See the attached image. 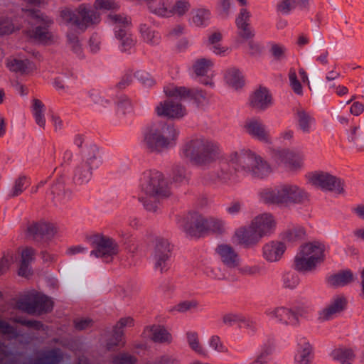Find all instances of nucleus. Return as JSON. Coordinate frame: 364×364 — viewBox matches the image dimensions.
I'll use <instances>...</instances> for the list:
<instances>
[{
  "mask_svg": "<svg viewBox=\"0 0 364 364\" xmlns=\"http://www.w3.org/2000/svg\"><path fill=\"white\" fill-rule=\"evenodd\" d=\"M272 317L276 318L279 322L284 324L296 325V318L292 309L279 307L269 313Z\"/></svg>",
  "mask_w": 364,
  "mask_h": 364,
  "instance_id": "29",
  "label": "nucleus"
},
{
  "mask_svg": "<svg viewBox=\"0 0 364 364\" xmlns=\"http://www.w3.org/2000/svg\"><path fill=\"white\" fill-rule=\"evenodd\" d=\"M134 76L143 86L146 87H151L156 83L155 80L151 77V75L144 70L136 71Z\"/></svg>",
  "mask_w": 364,
  "mask_h": 364,
  "instance_id": "47",
  "label": "nucleus"
},
{
  "mask_svg": "<svg viewBox=\"0 0 364 364\" xmlns=\"http://www.w3.org/2000/svg\"><path fill=\"white\" fill-rule=\"evenodd\" d=\"M137 359L128 353H120L112 358V364H136Z\"/></svg>",
  "mask_w": 364,
  "mask_h": 364,
  "instance_id": "49",
  "label": "nucleus"
},
{
  "mask_svg": "<svg viewBox=\"0 0 364 364\" xmlns=\"http://www.w3.org/2000/svg\"><path fill=\"white\" fill-rule=\"evenodd\" d=\"M213 65V63L211 60L200 58L196 60L193 63V70L197 76H205Z\"/></svg>",
  "mask_w": 364,
  "mask_h": 364,
  "instance_id": "42",
  "label": "nucleus"
},
{
  "mask_svg": "<svg viewBox=\"0 0 364 364\" xmlns=\"http://www.w3.org/2000/svg\"><path fill=\"white\" fill-rule=\"evenodd\" d=\"M223 321L225 324H227L230 326H233L235 323H240L241 326H245L250 328H255L254 323L252 321L246 318L242 314H225L223 318Z\"/></svg>",
  "mask_w": 364,
  "mask_h": 364,
  "instance_id": "36",
  "label": "nucleus"
},
{
  "mask_svg": "<svg viewBox=\"0 0 364 364\" xmlns=\"http://www.w3.org/2000/svg\"><path fill=\"white\" fill-rule=\"evenodd\" d=\"M179 134V129L173 123L152 122L143 129L142 144L148 152L161 154L176 146Z\"/></svg>",
  "mask_w": 364,
  "mask_h": 364,
  "instance_id": "1",
  "label": "nucleus"
},
{
  "mask_svg": "<svg viewBox=\"0 0 364 364\" xmlns=\"http://www.w3.org/2000/svg\"><path fill=\"white\" fill-rule=\"evenodd\" d=\"M283 282L285 287L294 289L299 284V277L296 272H287L283 276Z\"/></svg>",
  "mask_w": 364,
  "mask_h": 364,
  "instance_id": "57",
  "label": "nucleus"
},
{
  "mask_svg": "<svg viewBox=\"0 0 364 364\" xmlns=\"http://www.w3.org/2000/svg\"><path fill=\"white\" fill-rule=\"evenodd\" d=\"M146 196L139 197V200L143 204L147 211L156 212L158 208V199L167 196H158L156 195L145 194Z\"/></svg>",
  "mask_w": 364,
  "mask_h": 364,
  "instance_id": "43",
  "label": "nucleus"
},
{
  "mask_svg": "<svg viewBox=\"0 0 364 364\" xmlns=\"http://www.w3.org/2000/svg\"><path fill=\"white\" fill-rule=\"evenodd\" d=\"M155 110L158 116L167 118H181L185 115L186 111L181 104L173 101L160 102Z\"/></svg>",
  "mask_w": 364,
  "mask_h": 364,
  "instance_id": "19",
  "label": "nucleus"
},
{
  "mask_svg": "<svg viewBox=\"0 0 364 364\" xmlns=\"http://www.w3.org/2000/svg\"><path fill=\"white\" fill-rule=\"evenodd\" d=\"M26 177L20 176L16 181L14 187L9 194L10 198L16 197L21 195L29 184H26Z\"/></svg>",
  "mask_w": 364,
  "mask_h": 364,
  "instance_id": "46",
  "label": "nucleus"
},
{
  "mask_svg": "<svg viewBox=\"0 0 364 364\" xmlns=\"http://www.w3.org/2000/svg\"><path fill=\"white\" fill-rule=\"evenodd\" d=\"M172 247L168 240L157 238L152 258L154 269H159L161 273L168 271L171 266Z\"/></svg>",
  "mask_w": 364,
  "mask_h": 364,
  "instance_id": "12",
  "label": "nucleus"
},
{
  "mask_svg": "<svg viewBox=\"0 0 364 364\" xmlns=\"http://www.w3.org/2000/svg\"><path fill=\"white\" fill-rule=\"evenodd\" d=\"M228 165L235 173L245 171L259 178H263L270 171V166L267 161L250 150L242 149L240 152L232 153Z\"/></svg>",
  "mask_w": 364,
  "mask_h": 364,
  "instance_id": "3",
  "label": "nucleus"
},
{
  "mask_svg": "<svg viewBox=\"0 0 364 364\" xmlns=\"http://www.w3.org/2000/svg\"><path fill=\"white\" fill-rule=\"evenodd\" d=\"M183 230L189 236L200 237L211 232L222 234L224 232V222L215 218H205L196 212L187 217L183 225Z\"/></svg>",
  "mask_w": 364,
  "mask_h": 364,
  "instance_id": "6",
  "label": "nucleus"
},
{
  "mask_svg": "<svg viewBox=\"0 0 364 364\" xmlns=\"http://www.w3.org/2000/svg\"><path fill=\"white\" fill-rule=\"evenodd\" d=\"M68 192L65 190V186L61 179H58L53 184H52L50 189L47 191V194L50 193L53 195V198L60 197L61 195L64 196Z\"/></svg>",
  "mask_w": 364,
  "mask_h": 364,
  "instance_id": "55",
  "label": "nucleus"
},
{
  "mask_svg": "<svg viewBox=\"0 0 364 364\" xmlns=\"http://www.w3.org/2000/svg\"><path fill=\"white\" fill-rule=\"evenodd\" d=\"M15 322L22 326L33 328L39 331L43 328V323L41 321L34 319H27L23 317H18L15 319Z\"/></svg>",
  "mask_w": 364,
  "mask_h": 364,
  "instance_id": "54",
  "label": "nucleus"
},
{
  "mask_svg": "<svg viewBox=\"0 0 364 364\" xmlns=\"http://www.w3.org/2000/svg\"><path fill=\"white\" fill-rule=\"evenodd\" d=\"M82 161L91 167V169H97L103 163L102 151L100 149L94 144L86 146L82 152Z\"/></svg>",
  "mask_w": 364,
  "mask_h": 364,
  "instance_id": "20",
  "label": "nucleus"
},
{
  "mask_svg": "<svg viewBox=\"0 0 364 364\" xmlns=\"http://www.w3.org/2000/svg\"><path fill=\"white\" fill-rule=\"evenodd\" d=\"M225 80L230 86L237 90L244 85V79L241 72L235 68L228 70L225 74Z\"/></svg>",
  "mask_w": 364,
  "mask_h": 364,
  "instance_id": "34",
  "label": "nucleus"
},
{
  "mask_svg": "<svg viewBox=\"0 0 364 364\" xmlns=\"http://www.w3.org/2000/svg\"><path fill=\"white\" fill-rule=\"evenodd\" d=\"M139 30L145 41L151 45H157L159 43L161 36L159 32L151 30V28L145 23L140 25Z\"/></svg>",
  "mask_w": 364,
  "mask_h": 364,
  "instance_id": "40",
  "label": "nucleus"
},
{
  "mask_svg": "<svg viewBox=\"0 0 364 364\" xmlns=\"http://www.w3.org/2000/svg\"><path fill=\"white\" fill-rule=\"evenodd\" d=\"M139 186L145 194L158 196H169L170 191L162 173L156 170H146L143 172Z\"/></svg>",
  "mask_w": 364,
  "mask_h": 364,
  "instance_id": "9",
  "label": "nucleus"
},
{
  "mask_svg": "<svg viewBox=\"0 0 364 364\" xmlns=\"http://www.w3.org/2000/svg\"><path fill=\"white\" fill-rule=\"evenodd\" d=\"M310 183L323 191L341 194L344 192V181L340 178L326 172H315L309 178Z\"/></svg>",
  "mask_w": 364,
  "mask_h": 364,
  "instance_id": "14",
  "label": "nucleus"
},
{
  "mask_svg": "<svg viewBox=\"0 0 364 364\" xmlns=\"http://www.w3.org/2000/svg\"><path fill=\"white\" fill-rule=\"evenodd\" d=\"M193 23L196 26L205 27L209 24L210 12L208 9L200 8L193 11Z\"/></svg>",
  "mask_w": 364,
  "mask_h": 364,
  "instance_id": "38",
  "label": "nucleus"
},
{
  "mask_svg": "<svg viewBox=\"0 0 364 364\" xmlns=\"http://www.w3.org/2000/svg\"><path fill=\"white\" fill-rule=\"evenodd\" d=\"M216 252L220 255L223 264L229 268H235L239 265V258L234 249L229 245H218Z\"/></svg>",
  "mask_w": 364,
  "mask_h": 364,
  "instance_id": "24",
  "label": "nucleus"
},
{
  "mask_svg": "<svg viewBox=\"0 0 364 364\" xmlns=\"http://www.w3.org/2000/svg\"><path fill=\"white\" fill-rule=\"evenodd\" d=\"M60 16L65 22L82 31L101 21L100 13L85 4H80L74 11L68 9L63 10Z\"/></svg>",
  "mask_w": 364,
  "mask_h": 364,
  "instance_id": "7",
  "label": "nucleus"
},
{
  "mask_svg": "<svg viewBox=\"0 0 364 364\" xmlns=\"http://www.w3.org/2000/svg\"><path fill=\"white\" fill-rule=\"evenodd\" d=\"M55 233L53 225L43 221L33 222L27 228V235L36 241L50 240Z\"/></svg>",
  "mask_w": 364,
  "mask_h": 364,
  "instance_id": "17",
  "label": "nucleus"
},
{
  "mask_svg": "<svg viewBox=\"0 0 364 364\" xmlns=\"http://www.w3.org/2000/svg\"><path fill=\"white\" fill-rule=\"evenodd\" d=\"M133 326L134 319L132 317L128 316L120 318L117 324L113 327L112 337L107 341V349L108 350H112L114 347L118 346L124 336L123 328L126 326Z\"/></svg>",
  "mask_w": 364,
  "mask_h": 364,
  "instance_id": "18",
  "label": "nucleus"
},
{
  "mask_svg": "<svg viewBox=\"0 0 364 364\" xmlns=\"http://www.w3.org/2000/svg\"><path fill=\"white\" fill-rule=\"evenodd\" d=\"M186 338L188 343L193 350L200 355H205V350L200 345L198 333L196 331H188L186 333Z\"/></svg>",
  "mask_w": 364,
  "mask_h": 364,
  "instance_id": "45",
  "label": "nucleus"
},
{
  "mask_svg": "<svg viewBox=\"0 0 364 364\" xmlns=\"http://www.w3.org/2000/svg\"><path fill=\"white\" fill-rule=\"evenodd\" d=\"M210 346L218 352H225L226 350L225 346L223 344L220 338L218 336H213L209 341Z\"/></svg>",
  "mask_w": 364,
  "mask_h": 364,
  "instance_id": "64",
  "label": "nucleus"
},
{
  "mask_svg": "<svg viewBox=\"0 0 364 364\" xmlns=\"http://www.w3.org/2000/svg\"><path fill=\"white\" fill-rule=\"evenodd\" d=\"M180 154L195 165H207L218 157L219 147L213 141L204 137H196L184 142L181 147Z\"/></svg>",
  "mask_w": 364,
  "mask_h": 364,
  "instance_id": "2",
  "label": "nucleus"
},
{
  "mask_svg": "<svg viewBox=\"0 0 364 364\" xmlns=\"http://www.w3.org/2000/svg\"><path fill=\"white\" fill-rule=\"evenodd\" d=\"M305 233L304 228L297 227L287 230L285 232L284 238L289 242H294L303 239Z\"/></svg>",
  "mask_w": 364,
  "mask_h": 364,
  "instance_id": "52",
  "label": "nucleus"
},
{
  "mask_svg": "<svg viewBox=\"0 0 364 364\" xmlns=\"http://www.w3.org/2000/svg\"><path fill=\"white\" fill-rule=\"evenodd\" d=\"M285 51V47L277 43H272V46L269 50L272 56L276 61H281L286 58Z\"/></svg>",
  "mask_w": 364,
  "mask_h": 364,
  "instance_id": "56",
  "label": "nucleus"
},
{
  "mask_svg": "<svg viewBox=\"0 0 364 364\" xmlns=\"http://www.w3.org/2000/svg\"><path fill=\"white\" fill-rule=\"evenodd\" d=\"M275 157L279 163L284 164L286 167L295 169L300 166V159L297 154L289 149L278 150Z\"/></svg>",
  "mask_w": 364,
  "mask_h": 364,
  "instance_id": "28",
  "label": "nucleus"
},
{
  "mask_svg": "<svg viewBox=\"0 0 364 364\" xmlns=\"http://www.w3.org/2000/svg\"><path fill=\"white\" fill-rule=\"evenodd\" d=\"M272 97L266 87H260L250 97V105L252 107L265 109L271 103Z\"/></svg>",
  "mask_w": 364,
  "mask_h": 364,
  "instance_id": "27",
  "label": "nucleus"
},
{
  "mask_svg": "<svg viewBox=\"0 0 364 364\" xmlns=\"http://www.w3.org/2000/svg\"><path fill=\"white\" fill-rule=\"evenodd\" d=\"M251 225L263 237L271 234L275 228V222L272 215L268 213L262 214L256 217Z\"/></svg>",
  "mask_w": 364,
  "mask_h": 364,
  "instance_id": "23",
  "label": "nucleus"
},
{
  "mask_svg": "<svg viewBox=\"0 0 364 364\" xmlns=\"http://www.w3.org/2000/svg\"><path fill=\"white\" fill-rule=\"evenodd\" d=\"M247 133L252 137L261 141L267 142L268 134L265 131L264 126L257 120H252L245 124Z\"/></svg>",
  "mask_w": 364,
  "mask_h": 364,
  "instance_id": "30",
  "label": "nucleus"
},
{
  "mask_svg": "<svg viewBox=\"0 0 364 364\" xmlns=\"http://www.w3.org/2000/svg\"><path fill=\"white\" fill-rule=\"evenodd\" d=\"M146 4L151 13L160 17L168 18L171 16V12L165 6L163 0H149Z\"/></svg>",
  "mask_w": 364,
  "mask_h": 364,
  "instance_id": "35",
  "label": "nucleus"
},
{
  "mask_svg": "<svg viewBox=\"0 0 364 364\" xmlns=\"http://www.w3.org/2000/svg\"><path fill=\"white\" fill-rule=\"evenodd\" d=\"M251 14L247 9L242 8L235 18L237 36L244 41L252 39L255 32L250 25Z\"/></svg>",
  "mask_w": 364,
  "mask_h": 364,
  "instance_id": "16",
  "label": "nucleus"
},
{
  "mask_svg": "<svg viewBox=\"0 0 364 364\" xmlns=\"http://www.w3.org/2000/svg\"><path fill=\"white\" fill-rule=\"evenodd\" d=\"M331 356L341 364H352L350 362L353 360L355 354L350 348H336L331 353Z\"/></svg>",
  "mask_w": 364,
  "mask_h": 364,
  "instance_id": "37",
  "label": "nucleus"
},
{
  "mask_svg": "<svg viewBox=\"0 0 364 364\" xmlns=\"http://www.w3.org/2000/svg\"><path fill=\"white\" fill-rule=\"evenodd\" d=\"M235 235L240 242L244 245L245 247L255 245L262 237L260 233H258L252 225L247 228H240L236 232Z\"/></svg>",
  "mask_w": 364,
  "mask_h": 364,
  "instance_id": "26",
  "label": "nucleus"
},
{
  "mask_svg": "<svg viewBox=\"0 0 364 364\" xmlns=\"http://www.w3.org/2000/svg\"><path fill=\"white\" fill-rule=\"evenodd\" d=\"M66 36L68 43L73 53H75L79 59H84L85 55L78 36L73 32H68Z\"/></svg>",
  "mask_w": 364,
  "mask_h": 364,
  "instance_id": "41",
  "label": "nucleus"
},
{
  "mask_svg": "<svg viewBox=\"0 0 364 364\" xmlns=\"http://www.w3.org/2000/svg\"><path fill=\"white\" fill-rule=\"evenodd\" d=\"M62 359L59 349L53 348L41 352L35 359L36 364H58Z\"/></svg>",
  "mask_w": 364,
  "mask_h": 364,
  "instance_id": "32",
  "label": "nucleus"
},
{
  "mask_svg": "<svg viewBox=\"0 0 364 364\" xmlns=\"http://www.w3.org/2000/svg\"><path fill=\"white\" fill-rule=\"evenodd\" d=\"M289 79L290 82V86L294 93L299 95H303V87L299 82V80L297 79V75L296 73V71L294 68H291L289 72Z\"/></svg>",
  "mask_w": 364,
  "mask_h": 364,
  "instance_id": "50",
  "label": "nucleus"
},
{
  "mask_svg": "<svg viewBox=\"0 0 364 364\" xmlns=\"http://www.w3.org/2000/svg\"><path fill=\"white\" fill-rule=\"evenodd\" d=\"M248 41L250 54L252 56L261 55L264 50V46L260 43L254 41L252 39Z\"/></svg>",
  "mask_w": 364,
  "mask_h": 364,
  "instance_id": "62",
  "label": "nucleus"
},
{
  "mask_svg": "<svg viewBox=\"0 0 364 364\" xmlns=\"http://www.w3.org/2000/svg\"><path fill=\"white\" fill-rule=\"evenodd\" d=\"M26 12L28 16L36 20L37 23L41 24L31 31V37L39 43H46L51 38L48 28L53 24V21L39 9H26Z\"/></svg>",
  "mask_w": 364,
  "mask_h": 364,
  "instance_id": "11",
  "label": "nucleus"
},
{
  "mask_svg": "<svg viewBox=\"0 0 364 364\" xmlns=\"http://www.w3.org/2000/svg\"><path fill=\"white\" fill-rule=\"evenodd\" d=\"M166 96L180 100H193L196 103L201 102L206 98V92L203 90L188 89L186 87H174L164 90Z\"/></svg>",
  "mask_w": 364,
  "mask_h": 364,
  "instance_id": "15",
  "label": "nucleus"
},
{
  "mask_svg": "<svg viewBox=\"0 0 364 364\" xmlns=\"http://www.w3.org/2000/svg\"><path fill=\"white\" fill-rule=\"evenodd\" d=\"M151 339L155 343H171L172 336L164 326H153L151 328Z\"/></svg>",
  "mask_w": 364,
  "mask_h": 364,
  "instance_id": "39",
  "label": "nucleus"
},
{
  "mask_svg": "<svg viewBox=\"0 0 364 364\" xmlns=\"http://www.w3.org/2000/svg\"><path fill=\"white\" fill-rule=\"evenodd\" d=\"M190 7L191 5L188 0H177L172 9L168 11L171 12V16L177 14L182 16L189 10Z\"/></svg>",
  "mask_w": 364,
  "mask_h": 364,
  "instance_id": "48",
  "label": "nucleus"
},
{
  "mask_svg": "<svg viewBox=\"0 0 364 364\" xmlns=\"http://www.w3.org/2000/svg\"><path fill=\"white\" fill-rule=\"evenodd\" d=\"M298 117V126L299 128L304 133H309L310 132V124L311 122L314 121V118H312L306 111L304 110H298L296 112Z\"/></svg>",
  "mask_w": 364,
  "mask_h": 364,
  "instance_id": "44",
  "label": "nucleus"
},
{
  "mask_svg": "<svg viewBox=\"0 0 364 364\" xmlns=\"http://www.w3.org/2000/svg\"><path fill=\"white\" fill-rule=\"evenodd\" d=\"M93 171L94 169H91V167L81 161L74 170V182L80 185L88 183L92 177Z\"/></svg>",
  "mask_w": 364,
  "mask_h": 364,
  "instance_id": "31",
  "label": "nucleus"
},
{
  "mask_svg": "<svg viewBox=\"0 0 364 364\" xmlns=\"http://www.w3.org/2000/svg\"><path fill=\"white\" fill-rule=\"evenodd\" d=\"M94 8L95 11L111 10L115 8V3L112 0H95Z\"/></svg>",
  "mask_w": 364,
  "mask_h": 364,
  "instance_id": "61",
  "label": "nucleus"
},
{
  "mask_svg": "<svg viewBox=\"0 0 364 364\" xmlns=\"http://www.w3.org/2000/svg\"><path fill=\"white\" fill-rule=\"evenodd\" d=\"M0 331L4 335H10L13 337H17L18 333L16 327L11 326L6 321L0 318Z\"/></svg>",
  "mask_w": 364,
  "mask_h": 364,
  "instance_id": "60",
  "label": "nucleus"
},
{
  "mask_svg": "<svg viewBox=\"0 0 364 364\" xmlns=\"http://www.w3.org/2000/svg\"><path fill=\"white\" fill-rule=\"evenodd\" d=\"M347 300L343 296H337L333 299L331 303L323 309L319 311V319L323 321H328L332 316L341 313L346 309Z\"/></svg>",
  "mask_w": 364,
  "mask_h": 364,
  "instance_id": "21",
  "label": "nucleus"
},
{
  "mask_svg": "<svg viewBox=\"0 0 364 364\" xmlns=\"http://www.w3.org/2000/svg\"><path fill=\"white\" fill-rule=\"evenodd\" d=\"M325 246L319 242H309L300 247L294 260L293 267L299 272L314 271L325 260Z\"/></svg>",
  "mask_w": 364,
  "mask_h": 364,
  "instance_id": "5",
  "label": "nucleus"
},
{
  "mask_svg": "<svg viewBox=\"0 0 364 364\" xmlns=\"http://www.w3.org/2000/svg\"><path fill=\"white\" fill-rule=\"evenodd\" d=\"M173 180L176 183L187 181L186 171L183 166H176L173 170Z\"/></svg>",
  "mask_w": 364,
  "mask_h": 364,
  "instance_id": "59",
  "label": "nucleus"
},
{
  "mask_svg": "<svg viewBox=\"0 0 364 364\" xmlns=\"http://www.w3.org/2000/svg\"><path fill=\"white\" fill-rule=\"evenodd\" d=\"M19 309L31 315H41L50 313L53 309L54 303L47 295L35 292L27 294L17 302Z\"/></svg>",
  "mask_w": 364,
  "mask_h": 364,
  "instance_id": "8",
  "label": "nucleus"
},
{
  "mask_svg": "<svg viewBox=\"0 0 364 364\" xmlns=\"http://www.w3.org/2000/svg\"><path fill=\"white\" fill-rule=\"evenodd\" d=\"M314 358V348L306 338L298 341L297 353L294 360L296 364H311Z\"/></svg>",
  "mask_w": 364,
  "mask_h": 364,
  "instance_id": "22",
  "label": "nucleus"
},
{
  "mask_svg": "<svg viewBox=\"0 0 364 364\" xmlns=\"http://www.w3.org/2000/svg\"><path fill=\"white\" fill-rule=\"evenodd\" d=\"M87 241L93 248L90 252V256L105 259L106 262H111L113 257L119 252V245L112 237L102 234H95L89 236Z\"/></svg>",
  "mask_w": 364,
  "mask_h": 364,
  "instance_id": "10",
  "label": "nucleus"
},
{
  "mask_svg": "<svg viewBox=\"0 0 364 364\" xmlns=\"http://www.w3.org/2000/svg\"><path fill=\"white\" fill-rule=\"evenodd\" d=\"M296 8L295 0H282L277 4V11L282 14L288 15Z\"/></svg>",
  "mask_w": 364,
  "mask_h": 364,
  "instance_id": "58",
  "label": "nucleus"
},
{
  "mask_svg": "<svg viewBox=\"0 0 364 364\" xmlns=\"http://www.w3.org/2000/svg\"><path fill=\"white\" fill-rule=\"evenodd\" d=\"M286 250V245L282 242L272 241L263 247V256L269 262H277L281 259Z\"/></svg>",
  "mask_w": 364,
  "mask_h": 364,
  "instance_id": "25",
  "label": "nucleus"
},
{
  "mask_svg": "<svg viewBox=\"0 0 364 364\" xmlns=\"http://www.w3.org/2000/svg\"><path fill=\"white\" fill-rule=\"evenodd\" d=\"M353 280V274L350 270H343L333 274L327 278V282L333 287H344Z\"/></svg>",
  "mask_w": 364,
  "mask_h": 364,
  "instance_id": "33",
  "label": "nucleus"
},
{
  "mask_svg": "<svg viewBox=\"0 0 364 364\" xmlns=\"http://www.w3.org/2000/svg\"><path fill=\"white\" fill-rule=\"evenodd\" d=\"M29 63L28 60L14 59L9 63L8 66L12 72L24 73Z\"/></svg>",
  "mask_w": 364,
  "mask_h": 364,
  "instance_id": "53",
  "label": "nucleus"
},
{
  "mask_svg": "<svg viewBox=\"0 0 364 364\" xmlns=\"http://www.w3.org/2000/svg\"><path fill=\"white\" fill-rule=\"evenodd\" d=\"M109 18L115 23L114 30L115 37L120 41L119 49L122 53H129L134 46V41L132 36L128 33L127 28L130 21L127 17L121 15H109Z\"/></svg>",
  "mask_w": 364,
  "mask_h": 364,
  "instance_id": "13",
  "label": "nucleus"
},
{
  "mask_svg": "<svg viewBox=\"0 0 364 364\" xmlns=\"http://www.w3.org/2000/svg\"><path fill=\"white\" fill-rule=\"evenodd\" d=\"M261 197L267 204L284 206L304 203L309 199V195L304 189L291 184L265 189L261 193Z\"/></svg>",
  "mask_w": 364,
  "mask_h": 364,
  "instance_id": "4",
  "label": "nucleus"
},
{
  "mask_svg": "<svg viewBox=\"0 0 364 364\" xmlns=\"http://www.w3.org/2000/svg\"><path fill=\"white\" fill-rule=\"evenodd\" d=\"M89 97L93 101L95 104H100L103 106H105L107 104L109 103V100L102 98L97 90H92L88 92Z\"/></svg>",
  "mask_w": 364,
  "mask_h": 364,
  "instance_id": "63",
  "label": "nucleus"
},
{
  "mask_svg": "<svg viewBox=\"0 0 364 364\" xmlns=\"http://www.w3.org/2000/svg\"><path fill=\"white\" fill-rule=\"evenodd\" d=\"M14 31L12 20L6 16L0 17V36L9 35Z\"/></svg>",
  "mask_w": 364,
  "mask_h": 364,
  "instance_id": "51",
  "label": "nucleus"
}]
</instances>
